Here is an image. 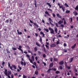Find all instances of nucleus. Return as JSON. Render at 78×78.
Wrapping results in <instances>:
<instances>
[{"label":"nucleus","instance_id":"nucleus-35","mask_svg":"<svg viewBox=\"0 0 78 78\" xmlns=\"http://www.w3.org/2000/svg\"><path fill=\"white\" fill-rule=\"evenodd\" d=\"M64 6H66V7H69V5H68L67 4V3H65V5H64Z\"/></svg>","mask_w":78,"mask_h":78},{"label":"nucleus","instance_id":"nucleus-41","mask_svg":"<svg viewBox=\"0 0 78 78\" xmlns=\"http://www.w3.org/2000/svg\"><path fill=\"white\" fill-rule=\"evenodd\" d=\"M18 68H19V69L20 70H22V68H21L20 66H19V65L18 66Z\"/></svg>","mask_w":78,"mask_h":78},{"label":"nucleus","instance_id":"nucleus-51","mask_svg":"<svg viewBox=\"0 0 78 78\" xmlns=\"http://www.w3.org/2000/svg\"><path fill=\"white\" fill-rule=\"evenodd\" d=\"M50 70H50V69H49L47 71L48 73H50Z\"/></svg>","mask_w":78,"mask_h":78},{"label":"nucleus","instance_id":"nucleus-64","mask_svg":"<svg viewBox=\"0 0 78 78\" xmlns=\"http://www.w3.org/2000/svg\"><path fill=\"white\" fill-rule=\"evenodd\" d=\"M29 24L30 27H32L33 26H32V25L30 24V23H29Z\"/></svg>","mask_w":78,"mask_h":78},{"label":"nucleus","instance_id":"nucleus-1","mask_svg":"<svg viewBox=\"0 0 78 78\" xmlns=\"http://www.w3.org/2000/svg\"><path fill=\"white\" fill-rule=\"evenodd\" d=\"M29 21H30V22L31 23H33V24H34V25H35V26H34L35 28H38V27H39V26L38 25H37V23H34V22H33V21H31V20H29Z\"/></svg>","mask_w":78,"mask_h":78},{"label":"nucleus","instance_id":"nucleus-49","mask_svg":"<svg viewBox=\"0 0 78 78\" xmlns=\"http://www.w3.org/2000/svg\"><path fill=\"white\" fill-rule=\"evenodd\" d=\"M10 23H11L12 22V19H10L9 20Z\"/></svg>","mask_w":78,"mask_h":78},{"label":"nucleus","instance_id":"nucleus-24","mask_svg":"<svg viewBox=\"0 0 78 78\" xmlns=\"http://www.w3.org/2000/svg\"><path fill=\"white\" fill-rule=\"evenodd\" d=\"M73 58H72L70 59H69V62L71 63L73 61Z\"/></svg>","mask_w":78,"mask_h":78},{"label":"nucleus","instance_id":"nucleus-11","mask_svg":"<svg viewBox=\"0 0 78 78\" xmlns=\"http://www.w3.org/2000/svg\"><path fill=\"white\" fill-rule=\"evenodd\" d=\"M56 45L55 44L53 43V44H51V45H50L51 47H56Z\"/></svg>","mask_w":78,"mask_h":78},{"label":"nucleus","instance_id":"nucleus-4","mask_svg":"<svg viewBox=\"0 0 78 78\" xmlns=\"http://www.w3.org/2000/svg\"><path fill=\"white\" fill-rule=\"evenodd\" d=\"M48 20L50 21L49 23L50 24H51V25H52V26L53 25V24L52 23H53V20H52L51 19V18H49L48 19Z\"/></svg>","mask_w":78,"mask_h":78},{"label":"nucleus","instance_id":"nucleus-63","mask_svg":"<svg viewBox=\"0 0 78 78\" xmlns=\"http://www.w3.org/2000/svg\"><path fill=\"white\" fill-rule=\"evenodd\" d=\"M67 68L68 69H70V67L69 66H67Z\"/></svg>","mask_w":78,"mask_h":78},{"label":"nucleus","instance_id":"nucleus-56","mask_svg":"<svg viewBox=\"0 0 78 78\" xmlns=\"http://www.w3.org/2000/svg\"><path fill=\"white\" fill-rule=\"evenodd\" d=\"M52 16L54 17H55V16H56V15L55 14V13H52Z\"/></svg>","mask_w":78,"mask_h":78},{"label":"nucleus","instance_id":"nucleus-43","mask_svg":"<svg viewBox=\"0 0 78 78\" xmlns=\"http://www.w3.org/2000/svg\"><path fill=\"white\" fill-rule=\"evenodd\" d=\"M60 27H61L62 28H64V25L61 24L60 25Z\"/></svg>","mask_w":78,"mask_h":78},{"label":"nucleus","instance_id":"nucleus-61","mask_svg":"<svg viewBox=\"0 0 78 78\" xmlns=\"http://www.w3.org/2000/svg\"><path fill=\"white\" fill-rule=\"evenodd\" d=\"M34 5H35V7L36 8H37V5L36 4V3H34Z\"/></svg>","mask_w":78,"mask_h":78},{"label":"nucleus","instance_id":"nucleus-28","mask_svg":"<svg viewBox=\"0 0 78 78\" xmlns=\"http://www.w3.org/2000/svg\"><path fill=\"white\" fill-rule=\"evenodd\" d=\"M70 11L69 10H67L65 12L66 14H69V13H70Z\"/></svg>","mask_w":78,"mask_h":78},{"label":"nucleus","instance_id":"nucleus-20","mask_svg":"<svg viewBox=\"0 0 78 78\" xmlns=\"http://www.w3.org/2000/svg\"><path fill=\"white\" fill-rule=\"evenodd\" d=\"M76 44H74L71 47V48H72V49H73V48H74L75 47H76Z\"/></svg>","mask_w":78,"mask_h":78},{"label":"nucleus","instance_id":"nucleus-53","mask_svg":"<svg viewBox=\"0 0 78 78\" xmlns=\"http://www.w3.org/2000/svg\"><path fill=\"white\" fill-rule=\"evenodd\" d=\"M27 48L28 49H29V50H30V47L28 46H27Z\"/></svg>","mask_w":78,"mask_h":78},{"label":"nucleus","instance_id":"nucleus-52","mask_svg":"<svg viewBox=\"0 0 78 78\" xmlns=\"http://www.w3.org/2000/svg\"><path fill=\"white\" fill-rule=\"evenodd\" d=\"M23 78H27V76H25L24 75H23Z\"/></svg>","mask_w":78,"mask_h":78},{"label":"nucleus","instance_id":"nucleus-16","mask_svg":"<svg viewBox=\"0 0 78 78\" xmlns=\"http://www.w3.org/2000/svg\"><path fill=\"white\" fill-rule=\"evenodd\" d=\"M64 61H60L59 64V65H62V64H64Z\"/></svg>","mask_w":78,"mask_h":78},{"label":"nucleus","instance_id":"nucleus-58","mask_svg":"<svg viewBox=\"0 0 78 78\" xmlns=\"http://www.w3.org/2000/svg\"><path fill=\"white\" fill-rule=\"evenodd\" d=\"M64 46L65 47H66V46H67V44H66V43H64L63 44Z\"/></svg>","mask_w":78,"mask_h":78},{"label":"nucleus","instance_id":"nucleus-25","mask_svg":"<svg viewBox=\"0 0 78 78\" xmlns=\"http://www.w3.org/2000/svg\"><path fill=\"white\" fill-rule=\"evenodd\" d=\"M34 73L35 74V75H38V71L37 70H36L35 72Z\"/></svg>","mask_w":78,"mask_h":78},{"label":"nucleus","instance_id":"nucleus-27","mask_svg":"<svg viewBox=\"0 0 78 78\" xmlns=\"http://www.w3.org/2000/svg\"><path fill=\"white\" fill-rule=\"evenodd\" d=\"M55 32V33L56 34L57 33H58V29L56 28H55V30H54Z\"/></svg>","mask_w":78,"mask_h":78},{"label":"nucleus","instance_id":"nucleus-36","mask_svg":"<svg viewBox=\"0 0 78 78\" xmlns=\"http://www.w3.org/2000/svg\"><path fill=\"white\" fill-rule=\"evenodd\" d=\"M60 73V72H59V71H57L55 72V73H56V74H58Z\"/></svg>","mask_w":78,"mask_h":78},{"label":"nucleus","instance_id":"nucleus-55","mask_svg":"<svg viewBox=\"0 0 78 78\" xmlns=\"http://www.w3.org/2000/svg\"><path fill=\"white\" fill-rule=\"evenodd\" d=\"M66 21L65 20L64 22V25H66Z\"/></svg>","mask_w":78,"mask_h":78},{"label":"nucleus","instance_id":"nucleus-29","mask_svg":"<svg viewBox=\"0 0 78 78\" xmlns=\"http://www.w3.org/2000/svg\"><path fill=\"white\" fill-rule=\"evenodd\" d=\"M34 50L35 52H36L37 51V47H35L34 48Z\"/></svg>","mask_w":78,"mask_h":78},{"label":"nucleus","instance_id":"nucleus-14","mask_svg":"<svg viewBox=\"0 0 78 78\" xmlns=\"http://www.w3.org/2000/svg\"><path fill=\"white\" fill-rule=\"evenodd\" d=\"M40 34H41L43 35L42 37H45V34H44V33H43L41 31L40 32Z\"/></svg>","mask_w":78,"mask_h":78},{"label":"nucleus","instance_id":"nucleus-19","mask_svg":"<svg viewBox=\"0 0 78 78\" xmlns=\"http://www.w3.org/2000/svg\"><path fill=\"white\" fill-rule=\"evenodd\" d=\"M7 75H10L11 74V71H7Z\"/></svg>","mask_w":78,"mask_h":78},{"label":"nucleus","instance_id":"nucleus-42","mask_svg":"<svg viewBox=\"0 0 78 78\" xmlns=\"http://www.w3.org/2000/svg\"><path fill=\"white\" fill-rule=\"evenodd\" d=\"M5 22V23H9V20H6Z\"/></svg>","mask_w":78,"mask_h":78},{"label":"nucleus","instance_id":"nucleus-30","mask_svg":"<svg viewBox=\"0 0 78 78\" xmlns=\"http://www.w3.org/2000/svg\"><path fill=\"white\" fill-rule=\"evenodd\" d=\"M45 13L46 14H47L48 16H50V14H49V13H48V12L46 11L45 12Z\"/></svg>","mask_w":78,"mask_h":78},{"label":"nucleus","instance_id":"nucleus-31","mask_svg":"<svg viewBox=\"0 0 78 78\" xmlns=\"http://www.w3.org/2000/svg\"><path fill=\"white\" fill-rule=\"evenodd\" d=\"M36 45H37L38 47H41V45H40V44H38V43H37V42H36Z\"/></svg>","mask_w":78,"mask_h":78},{"label":"nucleus","instance_id":"nucleus-54","mask_svg":"<svg viewBox=\"0 0 78 78\" xmlns=\"http://www.w3.org/2000/svg\"><path fill=\"white\" fill-rule=\"evenodd\" d=\"M12 49L13 50H17V48H12Z\"/></svg>","mask_w":78,"mask_h":78},{"label":"nucleus","instance_id":"nucleus-44","mask_svg":"<svg viewBox=\"0 0 78 78\" xmlns=\"http://www.w3.org/2000/svg\"><path fill=\"white\" fill-rule=\"evenodd\" d=\"M77 15H78V13H77V12H75V13L74 14V15L75 16H77Z\"/></svg>","mask_w":78,"mask_h":78},{"label":"nucleus","instance_id":"nucleus-6","mask_svg":"<svg viewBox=\"0 0 78 78\" xmlns=\"http://www.w3.org/2000/svg\"><path fill=\"white\" fill-rule=\"evenodd\" d=\"M18 49V50H20V51H21L22 52V54H23V50L22 49V46H19V48H17Z\"/></svg>","mask_w":78,"mask_h":78},{"label":"nucleus","instance_id":"nucleus-60","mask_svg":"<svg viewBox=\"0 0 78 78\" xmlns=\"http://www.w3.org/2000/svg\"><path fill=\"white\" fill-rule=\"evenodd\" d=\"M50 61L51 62H52L53 61V58H50Z\"/></svg>","mask_w":78,"mask_h":78},{"label":"nucleus","instance_id":"nucleus-8","mask_svg":"<svg viewBox=\"0 0 78 78\" xmlns=\"http://www.w3.org/2000/svg\"><path fill=\"white\" fill-rule=\"evenodd\" d=\"M31 60H32V61H30V63H32V64H33V61H34V56H32L31 57Z\"/></svg>","mask_w":78,"mask_h":78},{"label":"nucleus","instance_id":"nucleus-48","mask_svg":"<svg viewBox=\"0 0 78 78\" xmlns=\"http://www.w3.org/2000/svg\"><path fill=\"white\" fill-rule=\"evenodd\" d=\"M34 63H32L33 64V65H34V66H36V62H34Z\"/></svg>","mask_w":78,"mask_h":78},{"label":"nucleus","instance_id":"nucleus-15","mask_svg":"<svg viewBox=\"0 0 78 78\" xmlns=\"http://www.w3.org/2000/svg\"><path fill=\"white\" fill-rule=\"evenodd\" d=\"M53 62L51 63L49 65V68H51V67H53Z\"/></svg>","mask_w":78,"mask_h":78},{"label":"nucleus","instance_id":"nucleus-13","mask_svg":"<svg viewBox=\"0 0 78 78\" xmlns=\"http://www.w3.org/2000/svg\"><path fill=\"white\" fill-rule=\"evenodd\" d=\"M17 33H18V34H19V35H21V34H22V32H19V30H17Z\"/></svg>","mask_w":78,"mask_h":78},{"label":"nucleus","instance_id":"nucleus-2","mask_svg":"<svg viewBox=\"0 0 78 78\" xmlns=\"http://www.w3.org/2000/svg\"><path fill=\"white\" fill-rule=\"evenodd\" d=\"M5 71L4 72V73L5 74V75L6 76H7L8 77L7 78H11V77L9 76V75H8V73H7V70L5 69Z\"/></svg>","mask_w":78,"mask_h":78},{"label":"nucleus","instance_id":"nucleus-22","mask_svg":"<svg viewBox=\"0 0 78 78\" xmlns=\"http://www.w3.org/2000/svg\"><path fill=\"white\" fill-rule=\"evenodd\" d=\"M39 37H40L39 41L41 42H42V37H41L40 35H39Z\"/></svg>","mask_w":78,"mask_h":78},{"label":"nucleus","instance_id":"nucleus-23","mask_svg":"<svg viewBox=\"0 0 78 78\" xmlns=\"http://www.w3.org/2000/svg\"><path fill=\"white\" fill-rule=\"evenodd\" d=\"M2 5L3 7L5 8V7H6V4H5L4 2L2 3Z\"/></svg>","mask_w":78,"mask_h":78},{"label":"nucleus","instance_id":"nucleus-33","mask_svg":"<svg viewBox=\"0 0 78 78\" xmlns=\"http://www.w3.org/2000/svg\"><path fill=\"white\" fill-rule=\"evenodd\" d=\"M75 9L78 12V5L77 6H76Z\"/></svg>","mask_w":78,"mask_h":78},{"label":"nucleus","instance_id":"nucleus-26","mask_svg":"<svg viewBox=\"0 0 78 78\" xmlns=\"http://www.w3.org/2000/svg\"><path fill=\"white\" fill-rule=\"evenodd\" d=\"M51 70H54V71H56L57 70L56 68H54V69L53 68H50Z\"/></svg>","mask_w":78,"mask_h":78},{"label":"nucleus","instance_id":"nucleus-7","mask_svg":"<svg viewBox=\"0 0 78 78\" xmlns=\"http://www.w3.org/2000/svg\"><path fill=\"white\" fill-rule=\"evenodd\" d=\"M21 62V64L22 66H26V62H24V63L22 61H20Z\"/></svg>","mask_w":78,"mask_h":78},{"label":"nucleus","instance_id":"nucleus-12","mask_svg":"<svg viewBox=\"0 0 78 78\" xmlns=\"http://www.w3.org/2000/svg\"><path fill=\"white\" fill-rule=\"evenodd\" d=\"M27 57L28 58H29V60L31 62L32 61V60H31L30 59V55H28L27 54L26 55Z\"/></svg>","mask_w":78,"mask_h":78},{"label":"nucleus","instance_id":"nucleus-50","mask_svg":"<svg viewBox=\"0 0 78 78\" xmlns=\"http://www.w3.org/2000/svg\"><path fill=\"white\" fill-rule=\"evenodd\" d=\"M43 58H45L46 57V55L45 54H44L43 55Z\"/></svg>","mask_w":78,"mask_h":78},{"label":"nucleus","instance_id":"nucleus-38","mask_svg":"<svg viewBox=\"0 0 78 78\" xmlns=\"http://www.w3.org/2000/svg\"><path fill=\"white\" fill-rule=\"evenodd\" d=\"M45 46L46 48H47V49H49V47H48V46L47 45H45Z\"/></svg>","mask_w":78,"mask_h":78},{"label":"nucleus","instance_id":"nucleus-18","mask_svg":"<svg viewBox=\"0 0 78 78\" xmlns=\"http://www.w3.org/2000/svg\"><path fill=\"white\" fill-rule=\"evenodd\" d=\"M12 66L14 68V69H15V70H16L17 69V67H16V66L14 65H12Z\"/></svg>","mask_w":78,"mask_h":78},{"label":"nucleus","instance_id":"nucleus-59","mask_svg":"<svg viewBox=\"0 0 78 78\" xmlns=\"http://www.w3.org/2000/svg\"><path fill=\"white\" fill-rule=\"evenodd\" d=\"M59 44V41H57L56 42L57 45H58Z\"/></svg>","mask_w":78,"mask_h":78},{"label":"nucleus","instance_id":"nucleus-39","mask_svg":"<svg viewBox=\"0 0 78 78\" xmlns=\"http://www.w3.org/2000/svg\"><path fill=\"white\" fill-rule=\"evenodd\" d=\"M28 53H31L32 55V54H33V53H32V52H31V51L30 50L28 49Z\"/></svg>","mask_w":78,"mask_h":78},{"label":"nucleus","instance_id":"nucleus-3","mask_svg":"<svg viewBox=\"0 0 78 78\" xmlns=\"http://www.w3.org/2000/svg\"><path fill=\"white\" fill-rule=\"evenodd\" d=\"M58 5L59 6L60 9H61V8H62V9L63 11V12H65V9H64L63 6L62 5L60 6V4L59 3H58Z\"/></svg>","mask_w":78,"mask_h":78},{"label":"nucleus","instance_id":"nucleus-62","mask_svg":"<svg viewBox=\"0 0 78 78\" xmlns=\"http://www.w3.org/2000/svg\"><path fill=\"white\" fill-rule=\"evenodd\" d=\"M38 53L39 54V55H41V52L40 51H38Z\"/></svg>","mask_w":78,"mask_h":78},{"label":"nucleus","instance_id":"nucleus-57","mask_svg":"<svg viewBox=\"0 0 78 78\" xmlns=\"http://www.w3.org/2000/svg\"><path fill=\"white\" fill-rule=\"evenodd\" d=\"M70 19L71 22H73V19L72 18H70Z\"/></svg>","mask_w":78,"mask_h":78},{"label":"nucleus","instance_id":"nucleus-46","mask_svg":"<svg viewBox=\"0 0 78 78\" xmlns=\"http://www.w3.org/2000/svg\"><path fill=\"white\" fill-rule=\"evenodd\" d=\"M54 61H58V59L57 58H54Z\"/></svg>","mask_w":78,"mask_h":78},{"label":"nucleus","instance_id":"nucleus-5","mask_svg":"<svg viewBox=\"0 0 78 78\" xmlns=\"http://www.w3.org/2000/svg\"><path fill=\"white\" fill-rule=\"evenodd\" d=\"M49 30H50V31H51L50 32V33H51V34H54V30H53V29L51 27H49Z\"/></svg>","mask_w":78,"mask_h":78},{"label":"nucleus","instance_id":"nucleus-37","mask_svg":"<svg viewBox=\"0 0 78 78\" xmlns=\"http://www.w3.org/2000/svg\"><path fill=\"white\" fill-rule=\"evenodd\" d=\"M44 50V51L45 52V53H47V51H46V48H43Z\"/></svg>","mask_w":78,"mask_h":78},{"label":"nucleus","instance_id":"nucleus-45","mask_svg":"<svg viewBox=\"0 0 78 78\" xmlns=\"http://www.w3.org/2000/svg\"><path fill=\"white\" fill-rule=\"evenodd\" d=\"M59 68L60 70H62V67L61 66H59Z\"/></svg>","mask_w":78,"mask_h":78},{"label":"nucleus","instance_id":"nucleus-47","mask_svg":"<svg viewBox=\"0 0 78 78\" xmlns=\"http://www.w3.org/2000/svg\"><path fill=\"white\" fill-rule=\"evenodd\" d=\"M45 46V45L44 44H43L41 46L42 48H45V47H44Z\"/></svg>","mask_w":78,"mask_h":78},{"label":"nucleus","instance_id":"nucleus-9","mask_svg":"<svg viewBox=\"0 0 78 78\" xmlns=\"http://www.w3.org/2000/svg\"><path fill=\"white\" fill-rule=\"evenodd\" d=\"M8 65L9 67L11 70H13V69H12V67L11 66V65L10 64V63H9V62H8Z\"/></svg>","mask_w":78,"mask_h":78},{"label":"nucleus","instance_id":"nucleus-17","mask_svg":"<svg viewBox=\"0 0 78 78\" xmlns=\"http://www.w3.org/2000/svg\"><path fill=\"white\" fill-rule=\"evenodd\" d=\"M56 16L58 17V18H59L60 19H61L62 18V16H61L60 14H56Z\"/></svg>","mask_w":78,"mask_h":78},{"label":"nucleus","instance_id":"nucleus-10","mask_svg":"<svg viewBox=\"0 0 78 78\" xmlns=\"http://www.w3.org/2000/svg\"><path fill=\"white\" fill-rule=\"evenodd\" d=\"M63 22H64L63 21L60 20L58 22V25H61L62 23H63Z\"/></svg>","mask_w":78,"mask_h":78},{"label":"nucleus","instance_id":"nucleus-34","mask_svg":"<svg viewBox=\"0 0 78 78\" xmlns=\"http://www.w3.org/2000/svg\"><path fill=\"white\" fill-rule=\"evenodd\" d=\"M47 5H48L49 6V7H50L51 8V5L50 3H47Z\"/></svg>","mask_w":78,"mask_h":78},{"label":"nucleus","instance_id":"nucleus-32","mask_svg":"<svg viewBox=\"0 0 78 78\" xmlns=\"http://www.w3.org/2000/svg\"><path fill=\"white\" fill-rule=\"evenodd\" d=\"M44 30L45 31H46V32H48V33L49 31V30H48V29L44 28Z\"/></svg>","mask_w":78,"mask_h":78},{"label":"nucleus","instance_id":"nucleus-40","mask_svg":"<svg viewBox=\"0 0 78 78\" xmlns=\"http://www.w3.org/2000/svg\"><path fill=\"white\" fill-rule=\"evenodd\" d=\"M55 26H56V27H59L58 26V23H55Z\"/></svg>","mask_w":78,"mask_h":78},{"label":"nucleus","instance_id":"nucleus-21","mask_svg":"<svg viewBox=\"0 0 78 78\" xmlns=\"http://www.w3.org/2000/svg\"><path fill=\"white\" fill-rule=\"evenodd\" d=\"M23 5V3L21 2L19 4V6L20 8H21L22 7V6Z\"/></svg>","mask_w":78,"mask_h":78}]
</instances>
